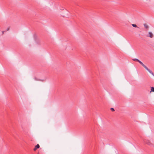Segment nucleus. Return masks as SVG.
I'll list each match as a JSON object with an SVG mask.
<instances>
[{
    "label": "nucleus",
    "mask_w": 154,
    "mask_h": 154,
    "mask_svg": "<svg viewBox=\"0 0 154 154\" xmlns=\"http://www.w3.org/2000/svg\"><path fill=\"white\" fill-rule=\"evenodd\" d=\"M138 62L140 64H141L143 63L141 61H140V60H139V62Z\"/></svg>",
    "instance_id": "9b49d317"
},
{
    "label": "nucleus",
    "mask_w": 154,
    "mask_h": 154,
    "mask_svg": "<svg viewBox=\"0 0 154 154\" xmlns=\"http://www.w3.org/2000/svg\"><path fill=\"white\" fill-rule=\"evenodd\" d=\"M151 92H154V87H152L151 88Z\"/></svg>",
    "instance_id": "6e6552de"
},
{
    "label": "nucleus",
    "mask_w": 154,
    "mask_h": 154,
    "mask_svg": "<svg viewBox=\"0 0 154 154\" xmlns=\"http://www.w3.org/2000/svg\"><path fill=\"white\" fill-rule=\"evenodd\" d=\"M10 28L9 27H8L6 29V31H8L9 30Z\"/></svg>",
    "instance_id": "f8f14e48"
},
{
    "label": "nucleus",
    "mask_w": 154,
    "mask_h": 154,
    "mask_svg": "<svg viewBox=\"0 0 154 154\" xmlns=\"http://www.w3.org/2000/svg\"><path fill=\"white\" fill-rule=\"evenodd\" d=\"M149 36H147L148 37H149L150 38H152L153 37V34L152 32H149Z\"/></svg>",
    "instance_id": "20e7f679"
},
{
    "label": "nucleus",
    "mask_w": 154,
    "mask_h": 154,
    "mask_svg": "<svg viewBox=\"0 0 154 154\" xmlns=\"http://www.w3.org/2000/svg\"><path fill=\"white\" fill-rule=\"evenodd\" d=\"M143 25L145 27V28L148 29L149 28V26H148L146 23L144 24Z\"/></svg>",
    "instance_id": "423d86ee"
},
{
    "label": "nucleus",
    "mask_w": 154,
    "mask_h": 154,
    "mask_svg": "<svg viewBox=\"0 0 154 154\" xmlns=\"http://www.w3.org/2000/svg\"><path fill=\"white\" fill-rule=\"evenodd\" d=\"M132 25L134 27H138L137 25L135 24H132Z\"/></svg>",
    "instance_id": "1a4fd4ad"
},
{
    "label": "nucleus",
    "mask_w": 154,
    "mask_h": 154,
    "mask_svg": "<svg viewBox=\"0 0 154 154\" xmlns=\"http://www.w3.org/2000/svg\"><path fill=\"white\" fill-rule=\"evenodd\" d=\"M132 60L134 61L139 62V60L137 58L132 59Z\"/></svg>",
    "instance_id": "0eeeda50"
},
{
    "label": "nucleus",
    "mask_w": 154,
    "mask_h": 154,
    "mask_svg": "<svg viewBox=\"0 0 154 154\" xmlns=\"http://www.w3.org/2000/svg\"><path fill=\"white\" fill-rule=\"evenodd\" d=\"M141 65L149 73L151 74L152 75L154 76V73L149 69L143 63H142Z\"/></svg>",
    "instance_id": "f257e3e1"
},
{
    "label": "nucleus",
    "mask_w": 154,
    "mask_h": 154,
    "mask_svg": "<svg viewBox=\"0 0 154 154\" xmlns=\"http://www.w3.org/2000/svg\"><path fill=\"white\" fill-rule=\"evenodd\" d=\"M143 141L144 142L146 143L147 144L151 146H152L154 147V144L151 143L149 140H144Z\"/></svg>",
    "instance_id": "f03ea898"
},
{
    "label": "nucleus",
    "mask_w": 154,
    "mask_h": 154,
    "mask_svg": "<svg viewBox=\"0 0 154 154\" xmlns=\"http://www.w3.org/2000/svg\"><path fill=\"white\" fill-rule=\"evenodd\" d=\"M40 147V146L38 144H37V145L35 146V148L33 149V150L34 151H35L37 149L39 148Z\"/></svg>",
    "instance_id": "7ed1b4c3"
},
{
    "label": "nucleus",
    "mask_w": 154,
    "mask_h": 154,
    "mask_svg": "<svg viewBox=\"0 0 154 154\" xmlns=\"http://www.w3.org/2000/svg\"><path fill=\"white\" fill-rule=\"evenodd\" d=\"M4 32H5L4 31H2V34H3L4 33Z\"/></svg>",
    "instance_id": "ddd939ff"
},
{
    "label": "nucleus",
    "mask_w": 154,
    "mask_h": 154,
    "mask_svg": "<svg viewBox=\"0 0 154 154\" xmlns=\"http://www.w3.org/2000/svg\"><path fill=\"white\" fill-rule=\"evenodd\" d=\"M34 79L35 80V81H44L43 80H41V79H38L36 77H34Z\"/></svg>",
    "instance_id": "39448f33"
},
{
    "label": "nucleus",
    "mask_w": 154,
    "mask_h": 154,
    "mask_svg": "<svg viewBox=\"0 0 154 154\" xmlns=\"http://www.w3.org/2000/svg\"><path fill=\"white\" fill-rule=\"evenodd\" d=\"M110 109L112 112H113L115 111L114 109L113 108H111Z\"/></svg>",
    "instance_id": "9d476101"
}]
</instances>
